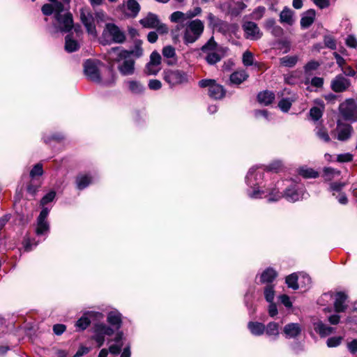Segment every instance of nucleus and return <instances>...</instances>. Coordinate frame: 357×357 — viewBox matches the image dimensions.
<instances>
[{"instance_id": "42", "label": "nucleus", "mask_w": 357, "mask_h": 357, "mask_svg": "<svg viewBox=\"0 0 357 357\" xmlns=\"http://www.w3.org/2000/svg\"><path fill=\"white\" fill-rule=\"evenodd\" d=\"M91 182V178L89 175H80L77 178V185L79 190H83L86 188Z\"/></svg>"}, {"instance_id": "48", "label": "nucleus", "mask_w": 357, "mask_h": 357, "mask_svg": "<svg viewBox=\"0 0 357 357\" xmlns=\"http://www.w3.org/2000/svg\"><path fill=\"white\" fill-rule=\"evenodd\" d=\"M160 66L156 64H153V63L149 61L146 66L145 73L149 75H156L160 70Z\"/></svg>"}, {"instance_id": "8", "label": "nucleus", "mask_w": 357, "mask_h": 357, "mask_svg": "<svg viewBox=\"0 0 357 357\" xmlns=\"http://www.w3.org/2000/svg\"><path fill=\"white\" fill-rule=\"evenodd\" d=\"M140 24L146 29H155L160 33L164 34L168 32L167 26L162 23L158 16L153 13H149L146 16L139 20Z\"/></svg>"}, {"instance_id": "13", "label": "nucleus", "mask_w": 357, "mask_h": 357, "mask_svg": "<svg viewBox=\"0 0 357 357\" xmlns=\"http://www.w3.org/2000/svg\"><path fill=\"white\" fill-rule=\"evenodd\" d=\"M100 63L96 60L88 59L84 65V73L93 82H102L98 65Z\"/></svg>"}, {"instance_id": "11", "label": "nucleus", "mask_w": 357, "mask_h": 357, "mask_svg": "<svg viewBox=\"0 0 357 357\" xmlns=\"http://www.w3.org/2000/svg\"><path fill=\"white\" fill-rule=\"evenodd\" d=\"M165 80L171 86L181 84L188 81V75L179 70H168L165 73Z\"/></svg>"}, {"instance_id": "54", "label": "nucleus", "mask_w": 357, "mask_h": 357, "mask_svg": "<svg viewBox=\"0 0 357 357\" xmlns=\"http://www.w3.org/2000/svg\"><path fill=\"white\" fill-rule=\"evenodd\" d=\"M43 174V165L40 163H38L33 166L30 172V176L34 178L36 176H42Z\"/></svg>"}, {"instance_id": "26", "label": "nucleus", "mask_w": 357, "mask_h": 357, "mask_svg": "<svg viewBox=\"0 0 357 357\" xmlns=\"http://www.w3.org/2000/svg\"><path fill=\"white\" fill-rule=\"evenodd\" d=\"M314 331L321 337H324L329 335L334 331V328L324 324L321 321H318L313 323Z\"/></svg>"}, {"instance_id": "19", "label": "nucleus", "mask_w": 357, "mask_h": 357, "mask_svg": "<svg viewBox=\"0 0 357 357\" xmlns=\"http://www.w3.org/2000/svg\"><path fill=\"white\" fill-rule=\"evenodd\" d=\"M350 81L342 75H337L331 82V89L337 93L346 91L350 86Z\"/></svg>"}, {"instance_id": "62", "label": "nucleus", "mask_w": 357, "mask_h": 357, "mask_svg": "<svg viewBox=\"0 0 357 357\" xmlns=\"http://www.w3.org/2000/svg\"><path fill=\"white\" fill-rule=\"evenodd\" d=\"M347 349L352 354L357 352V338L347 343Z\"/></svg>"}, {"instance_id": "47", "label": "nucleus", "mask_w": 357, "mask_h": 357, "mask_svg": "<svg viewBox=\"0 0 357 357\" xmlns=\"http://www.w3.org/2000/svg\"><path fill=\"white\" fill-rule=\"evenodd\" d=\"M316 135L321 140L325 142L330 141V137L328 134L327 130L321 127H317L314 130Z\"/></svg>"}, {"instance_id": "64", "label": "nucleus", "mask_w": 357, "mask_h": 357, "mask_svg": "<svg viewBox=\"0 0 357 357\" xmlns=\"http://www.w3.org/2000/svg\"><path fill=\"white\" fill-rule=\"evenodd\" d=\"M275 25V20L273 18H268L264 22V27L265 29L270 31Z\"/></svg>"}, {"instance_id": "25", "label": "nucleus", "mask_w": 357, "mask_h": 357, "mask_svg": "<svg viewBox=\"0 0 357 357\" xmlns=\"http://www.w3.org/2000/svg\"><path fill=\"white\" fill-rule=\"evenodd\" d=\"M316 13L313 9L307 10L301 17V26L302 29L310 27L315 20Z\"/></svg>"}, {"instance_id": "23", "label": "nucleus", "mask_w": 357, "mask_h": 357, "mask_svg": "<svg viewBox=\"0 0 357 357\" xmlns=\"http://www.w3.org/2000/svg\"><path fill=\"white\" fill-rule=\"evenodd\" d=\"M337 139L340 141H345L350 138L352 127L349 124L337 123Z\"/></svg>"}, {"instance_id": "35", "label": "nucleus", "mask_w": 357, "mask_h": 357, "mask_svg": "<svg viewBox=\"0 0 357 357\" xmlns=\"http://www.w3.org/2000/svg\"><path fill=\"white\" fill-rule=\"evenodd\" d=\"M142 43L141 40H135L134 47L130 50H126L129 58L133 56L135 59H138L143 55L144 50L142 47Z\"/></svg>"}, {"instance_id": "59", "label": "nucleus", "mask_w": 357, "mask_h": 357, "mask_svg": "<svg viewBox=\"0 0 357 357\" xmlns=\"http://www.w3.org/2000/svg\"><path fill=\"white\" fill-rule=\"evenodd\" d=\"M346 44L348 47L352 48L357 47V39L354 35H349L346 39Z\"/></svg>"}, {"instance_id": "49", "label": "nucleus", "mask_w": 357, "mask_h": 357, "mask_svg": "<svg viewBox=\"0 0 357 357\" xmlns=\"http://www.w3.org/2000/svg\"><path fill=\"white\" fill-rule=\"evenodd\" d=\"M266 8L264 6H258L251 13V18L255 20H259L261 19L265 13Z\"/></svg>"}, {"instance_id": "52", "label": "nucleus", "mask_w": 357, "mask_h": 357, "mask_svg": "<svg viewBox=\"0 0 357 357\" xmlns=\"http://www.w3.org/2000/svg\"><path fill=\"white\" fill-rule=\"evenodd\" d=\"M254 57L252 52L246 51L243 54V63L245 66H250L253 64Z\"/></svg>"}, {"instance_id": "24", "label": "nucleus", "mask_w": 357, "mask_h": 357, "mask_svg": "<svg viewBox=\"0 0 357 357\" xmlns=\"http://www.w3.org/2000/svg\"><path fill=\"white\" fill-rule=\"evenodd\" d=\"M347 296L343 292H337L335 294L334 307L336 312H344L347 305L345 304Z\"/></svg>"}, {"instance_id": "5", "label": "nucleus", "mask_w": 357, "mask_h": 357, "mask_svg": "<svg viewBox=\"0 0 357 357\" xmlns=\"http://www.w3.org/2000/svg\"><path fill=\"white\" fill-rule=\"evenodd\" d=\"M54 20L52 22V32L54 33L59 32H69L73 27V15L69 12L54 10Z\"/></svg>"}, {"instance_id": "22", "label": "nucleus", "mask_w": 357, "mask_h": 357, "mask_svg": "<svg viewBox=\"0 0 357 357\" xmlns=\"http://www.w3.org/2000/svg\"><path fill=\"white\" fill-rule=\"evenodd\" d=\"M162 55L167 59L166 63L168 66H173L177 63V56L175 48L172 45H167L163 47Z\"/></svg>"}, {"instance_id": "27", "label": "nucleus", "mask_w": 357, "mask_h": 357, "mask_svg": "<svg viewBox=\"0 0 357 357\" xmlns=\"http://www.w3.org/2000/svg\"><path fill=\"white\" fill-rule=\"evenodd\" d=\"M248 77L249 75L245 70H240L231 73L229 77V80L231 84L239 85L245 81Z\"/></svg>"}, {"instance_id": "41", "label": "nucleus", "mask_w": 357, "mask_h": 357, "mask_svg": "<svg viewBox=\"0 0 357 357\" xmlns=\"http://www.w3.org/2000/svg\"><path fill=\"white\" fill-rule=\"evenodd\" d=\"M298 280H300L299 276L296 273H292L286 278V283L288 287L296 290L299 287L298 284Z\"/></svg>"}, {"instance_id": "51", "label": "nucleus", "mask_w": 357, "mask_h": 357, "mask_svg": "<svg viewBox=\"0 0 357 357\" xmlns=\"http://www.w3.org/2000/svg\"><path fill=\"white\" fill-rule=\"evenodd\" d=\"M323 115V111L319 107H313L310 110V116L314 121L319 120Z\"/></svg>"}, {"instance_id": "16", "label": "nucleus", "mask_w": 357, "mask_h": 357, "mask_svg": "<svg viewBox=\"0 0 357 357\" xmlns=\"http://www.w3.org/2000/svg\"><path fill=\"white\" fill-rule=\"evenodd\" d=\"M80 19L86 29L87 32L93 36H97V31L95 26V18L92 13L87 9L80 10Z\"/></svg>"}, {"instance_id": "6", "label": "nucleus", "mask_w": 357, "mask_h": 357, "mask_svg": "<svg viewBox=\"0 0 357 357\" xmlns=\"http://www.w3.org/2000/svg\"><path fill=\"white\" fill-rule=\"evenodd\" d=\"M126 40V35L118 26L114 23H107L102 34V43L104 45L111 43H123Z\"/></svg>"}, {"instance_id": "18", "label": "nucleus", "mask_w": 357, "mask_h": 357, "mask_svg": "<svg viewBox=\"0 0 357 357\" xmlns=\"http://www.w3.org/2000/svg\"><path fill=\"white\" fill-rule=\"evenodd\" d=\"M96 317L97 319H101L103 315L100 312H85L77 321L75 326L77 331L85 330L91 324V319Z\"/></svg>"}, {"instance_id": "33", "label": "nucleus", "mask_w": 357, "mask_h": 357, "mask_svg": "<svg viewBox=\"0 0 357 357\" xmlns=\"http://www.w3.org/2000/svg\"><path fill=\"white\" fill-rule=\"evenodd\" d=\"M248 327L250 333L256 336L261 335L264 333L265 326L260 322L250 321L248 324Z\"/></svg>"}, {"instance_id": "61", "label": "nucleus", "mask_w": 357, "mask_h": 357, "mask_svg": "<svg viewBox=\"0 0 357 357\" xmlns=\"http://www.w3.org/2000/svg\"><path fill=\"white\" fill-rule=\"evenodd\" d=\"M270 32L275 37H280L283 35L284 31L280 26L276 24L273 27Z\"/></svg>"}, {"instance_id": "39", "label": "nucleus", "mask_w": 357, "mask_h": 357, "mask_svg": "<svg viewBox=\"0 0 357 357\" xmlns=\"http://www.w3.org/2000/svg\"><path fill=\"white\" fill-rule=\"evenodd\" d=\"M299 175L302 176L305 178H314L318 177L319 174L317 172L314 170L312 168H309L307 167H301L298 169Z\"/></svg>"}, {"instance_id": "7", "label": "nucleus", "mask_w": 357, "mask_h": 357, "mask_svg": "<svg viewBox=\"0 0 357 357\" xmlns=\"http://www.w3.org/2000/svg\"><path fill=\"white\" fill-rule=\"evenodd\" d=\"M141 10V6L135 0L124 1L116 8V12L121 15L122 19L135 18Z\"/></svg>"}, {"instance_id": "31", "label": "nucleus", "mask_w": 357, "mask_h": 357, "mask_svg": "<svg viewBox=\"0 0 357 357\" xmlns=\"http://www.w3.org/2000/svg\"><path fill=\"white\" fill-rule=\"evenodd\" d=\"M276 277V271L271 268H268L261 273L260 282L261 283L271 284Z\"/></svg>"}, {"instance_id": "34", "label": "nucleus", "mask_w": 357, "mask_h": 357, "mask_svg": "<svg viewBox=\"0 0 357 357\" xmlns=\"http://www.w3.org/2000/svg\"><path fill=\"white\" fill-rule=\"evenodd\" d=\"M275 98V94L270 91H264L259 93L257 96L258 101L265 105L271 104Z\"/></svg>"}, {"instance_id": "37", "label": "nucleus", "mask_w": 357, "mask_h": 357, "mask_svg": "<svg viewBox=\"0 0 357 357\" xmlns=\"http://www.w3.org/2000/svg\"><path fill=\"white\" fill-rule=\"evenodd\" d=\"M298 61V56L297 55H288L280 59V64L284 67L293 68L296 65Z\"/></svg>"}, {"instance_id": "9", "label": "nucleus", "mask_w": 357, "mask_h": 357, "mask_svg": "<svg viewBox=\"0 0 357 357\" xmlns=\"http://www.w3.org/2000/svg\"><path fill=\"white\" fill-rule=\"evenodd\" d=\"M201 88H208V95L213 99H221L225 96L226 91L224 87L217 84L215 79H204L199 82Z\"/></svg>"}, {"instance_id": "30", "label": "nucleus", "mask_w": 357, "mask_h": 357, "mask_svg": "<svg viewBox=\"0 0 357 357\" xmlns=\"http://www.w3.org/2000/svg\"><path fill=\"white\" fill-rule=\"evenodd\" d=\"M266 334L271 337L272 340H275L279 336V325L275 322H270L265 326Z\"/></svg>"}, {"instance_id": "60", "label": "nucleus", "mask_w": 357, "mask_h": 357, "mask_svg": "<svg viewBox=\"0 0 357 357\" xmlns=\"http://www.w3.org/2000/svg\"><path fill=\"white\" fill-rule=\"evenodd\" d=\"M149 87L152 90H158L162 87V83L158 79H151L149 82Z\"/></svg>"}, {"instance_id": "3", "label": "nucleus", "mask_w": 357, "mask_h": 357, "mask_svg": "<svg viewBox=\"0 0 357 357\" xmlns=\"http://www.w3.org/2000/svg\"><path fill=\"white\" fill-rule=\"evenodd\" d=\"M107 321L114 328L105 324H97L93 327L92 340L97 343L98 347L104 344L106 335L111 336L114 333V330H119L121 328V314L117 311H111L107 314Z\"/></svg>"}, {"instance_id": "10", "label": "nucleus", "mask_w": 357, "mask_h": 357, "mask_svg": "<svg viewBox=\"0 0 357 357\" xmlns=\"http://www.w3.org/2000/svg\"><path fill=\"white\" fill-rule=\"evenodd\" d=\"M305 190L298 183H291L284 191L283 197L290 202H295L305 198Z\"/></svg>"}, {"instance_id": "53", "label": "nucleus", "mask_w": 357, "mask_h": 357, "mask_svg": "<svg viewBox=\"0 0 357 357\" xmlns=\"http://www.w3.org/2000/svg\"><path fill=\"white\" fill-rule=\"evenodd\" d=\"M342 341V337L340 336H335L329 337L326 341V344L328 347H335L339 346Z\"/></svg>"}, {"instance_id": "50", "label": "nucleus", "mask_w": 357, "mask_h": 357, "mask_svg": "<svg viewBox=\"0 0 357 357\" xmlns=\"http://www.w3.org/2000/svg\"><path fill=\"white\" fill-rule=\"evenodd\" d=\"M202 12V10L199 6L195 7L193 9L188 10L186 13H185L187 20H192L195 17L200 15Z\"/></svg>"}, {"instance_id": "12", "label": "nucleus", "mask_w": 357, "mask_h": 357, "mask_svg": "<svg viewBox=\"0 0 357 357\" xmlns=\"http://www.w3.org/2000/svg\"><path fill=\"white\" fill-rule=\"evenodd\" d=\"M340 111L344 119L353 121L357 120V103L354 100L349 99L342 103Z\"/></svg>"}, {"instance_id": "4", "label": "nucleus", "mask_w": 357, "mask_h": 357, "mask_svg": "<svg viewBox=\"0 0 357 357\" xmlns=\"http://www.w3.org/2000/svg\"><path fill=\"white\" fill-rule=\"evenodd\" d=\"M109 56L118 63L117 68L123 76L132 75L135 73V60L128 57L126 50L119 47H113L109 52Z\"/></svg>"}, {"instance_id": "43", "label": "nucleus", "mask_w": 357, "mask_h": 357, "mask_svg": "<svg viewBox=\"0 0 357 357\" xmlns=\"http://www.w3.org/2000/svg\"><path fill=\"white\" fill-rule=\"evenodd\" d=\"M294 100V98L293 97L282 98L278 102V107L282 112H287L290 109Z\"/></svg>"}, {"instance_id": "2", "label": "nucleus", "mask_w": 357, "mask_h": 357, "mask_svg": "<svg viewBox=\"0 0 357 357\" xmlns=\"http://www.w3.org/2000/svg\"><path fill=\"white\" fill-rule=\"evenodd\" d=\"M264 173L259 167H252L245 176V182L248 186L252 188V191H248V196L252 199L266 197L268 202H276L282 197L278 190L272 189L264 191L257 189L259 181L263 178Z\"/></svg>"}, {"instance_id": "14", "label": "nucleus", "mask_w": 357, "mask_h": 357, "mask_svg": "<svg viewBox=\"0 0 357 357\" xmlns=\"http://www.w3.org/2000/svg\"><path fill=\"white\" fill-rule=\"evenodd\" d=\"M346 182H331L329 184L328 191L337 199L340 204L346 205L348 203V198L342 189L347 185Z\"/></svg>"}, {"instance_id": "21", "label": "nucleus", "mask_w": 357, "mask_h": 357, "mask_svg": "<svg viewBox=\"0 0 357 357\" xmlns=\"http://www.w3.org/2000/svg\"><path fill=\"white\" fill-rule=\"evenodd\" d=\"M302 328L298 323H289L283 328V333L287 338H296L301 333Z\"/></svg>"}, {"instance_id": "55", "label": "nucleus", "mask_w": 357, "mask_h": 357, "mask_svg": "<svg viewBox=\"0 0 357 357\" xmlns=\"http://www.w3.org/2000/svg\"><path fill=\"white\" fill-rule=\"evenodd\" d=\"M56 192L54 190H52L49 192L47 194H46L41 199L40 204L42 206H45L48 203L52 202L54 199L55 198Z\"/></svg>"}, {"instance_id": "57", "label": "nucleus", "mask_w": 357, "mask_h": 357, "mask_svg": "<svg viewBox=\"0 0 357 357\" xmlns=\"http://www.w3.org/2000/svg\"><path fill=\"white\" fill-rule=\"evenodd\" d=\"M161 56L160 54L156 52L153 51L151 55H150V62L153 63V64H156L159 66H160L161 63Z\"/></svg>"}, {"instance_id": "46", "label": "nucleus", "mask_w": 357, "mask_h": 357, "mask_svg": "<svg viewBox=\"0 0 357 357\" xmlns=\"http://www.w3.org/2000/svg\"><path fill=\"white\" fill-rule=\"evenodd\" d=\"M207 20L208 21V26L213 29L220 26L222 24V20L211 13L207 15Z\"/></svg>"}, {"instance_id": "29", "label": "nucleus", "mask_w": 357, "mask_h": 357, "mask_svg": "<svg viewBox=\"0 0 357 357\" xmlns=\"http://www.w3.org/2000/svg\"><path fill=\"white\" fill-rule=\"evenodd\" d=\"M126 84L128 90L134 94H141L145 89L144 85L137 80H128L126 82Z\"/></svg>"}, {"instance_id": "20", "label": "nucleus", "mask_w": 357, "mask_h": 357, "mask_svg": "<svg viewBox=\"0 0 357 357\" xmlns=\"http://www.w3.org/2000/svg\"><path fill=\"white\" fill-rule=\"evenodd\" d=\"M228 48L224 47L211 52L205 54L204 59L208 65H215L225 57Z\"/></svg>"}, {"instance_id": "44", "label": "nucleus", "mask_w": 357, "mask_h": 357, "mask_svg": "<svg viewBox=\"0 0 357 357\" xmlns=\"http://www.w3.org/2000/svg\"><path fill=\"white\" fill-rule=\"evenodd\" d=\"M169 20L173 23H179L187 20V19L185 13L181 11H175L170 15Z\"/></svg>"}, {"instance_id": "56", "label": "nucleus", "mask_w": 357, "mask_h": 357, "mask_svg": "<svg viewBox=\"0 0 357 357\" xmlns=\"http://www.w3.org/2000/svg\"><path fill=\"white\" fill-rule=\"evenodd\" d=\"M282 167V164L281 161L275 160L270 163L267 167L266 169L268 171L278 172L280 170H281Z\"/></svg>"}, {"instance_id": "15", "label": "nucleus", "mask_w": 357, "mask_h": 357, "mask_svg": "<svg viewBox=\"0 0 357 357\" xmlns=\"http://www.w3.org/2000/svg\"><path fill=\"white\" fill-rule=\"evenodd\" d=\"M245 38L251 40H257L262 37V32L258 25L251 21L245 22L242 25Z\"/></svg>"}, {"instance_id": "1", "label": "nucleus", "mask_w": 357, "mask_h": 357, "mask_svg": "<svg viewBox=\"0 0 357 357\" xmlns=\"http://www.w3.org/2000/svg\"><path fill=\"white\" fill-rule=\"evenodd\" d=\"M204 23L199 19L188 20L185 23L178 24L172 30V36L174 40H177L182 31L183 43L186 45L197 42L202 36L204 31Z\"/></svg>"}, {"instance_id": "38", "label": "nucleus", "mask_w": 357, "mask_h": 357, "mask_svg": "<svg viewBox=\"0 0 357 357\" xmlns=\"http://www.w3.org/2000/svg\"><path fill=\"white\" fill-rule=\"evenodd\" d=\"M65 40V50L68 52H73L79 49V45L77 41L72 39L70 35H67L66 36Z\"/></svg>"}, {"instance_id": "58", "label": "nucleus", "mask_w": 357, "mask_h": 357, "mask_svg": "<svg viewBox=\"0 0 357 357\" xmlns=\"http://www.w3.org/2000/svg\"><path fill=\"white\" fill-rule=\"evenodd\" d=\"M319 66V63L316 61H310L306 63L304 67L305 73H308L310 71L315 70Z\"/></svg>"}, {"instance_id": "32", "label": "nucleus", "mask_w": 357, "mask_h": 357, "mask_svg": "<svg viewBox=\"0 0 357 357\" xmlns=\"http://www.w3.org/2000/svg\"><path fill=\"white\" fill-rule=\"evenodd\" d=\"M224 48V47L220 46L212 36L209 40L201 47V51L204 54L211 52L220 49Z\"/></svg>"}, {"instance_id": "28", "label": "nucleus", "mask_w": 357, "mask_h": 357, "mask_svg": "<svg viewBox=\"0 0 357 357\" xmlns=\"http://www.w3.org/2000/svg\"><path fill=\"white\" fill-rule=\"evenodd\" d=\"M281 23L292 25L294 22V11L288 7H284L280 14Z\"/></svg>"}, {"instance_id": "63", "label": "nucleus", "mask_w": 357, "mask_h": 357, "mask_svg": "<svg viewBox=\"0 0 357 357\" xmlns=\"http://www.w3.org/2000/svg\"><path fill=\"white\" fill-rule=\"evenodd\" d=\"M122 346H123V344H112L109 347V351L111 354L117 355V354H120V352L121 351Z\"/></svg>"}, {"instance_id": "40", "label": "nucleus", "mask_w": 357, "mask_h": 357, "mask_svg": "<svg viewBox=\"0 0 357 357\" xmlns=\"http://www.w3.org/2000/svg\"><path fill=\"white\" fill-rule=\"evenodd\" d=\"M340 175V172L331 167H326L324 169L323 176L326 181H331L335 178H338Z\"/></svg>"}, {"instance_id": "45", "label": "nucleus", "mask_w": 357, "mask_h": 357, "mask_svg": "<svg viewBox=\"0 0 357 357\" xmlns=\"http://www.w3.org/2000/svg\"><path fill=\"white\" fill-rule=\"evenodd\" d=\"M264 296L267 302L272 303L275 297L274 287L271 284H267L264 289Z\"/></svg>"}, {"instance_id": "17", "label": "nucleus", "mask_w": 357, "mask_h": 357, "mask_svg": "<svg viewBox=\"0 0 357 357\" xmlns=\"http://www.w3.org/2000/svg\"><path fill=\"white\" fill-rule=\"evenodd\" d=\"M51 3H46L42 6L41 10L46 16L51 15L54 10L63 11L65 5H68L70 0H49Z\"/></svg>"}, {"instance_id": "36", "label": "nucleus", "mask_w": 357, "mask_h": 357, "mask_svg": "<svg viewBox=\"0 0 357 357\" xmlns=\"http://www.w3.org/2000/svg\"><path fill=\"white\" fill-rule=\"evenodd\" d=\"M50 225L47 220L37 219L36 234L37 236L45 235L49 232Z\"/></svg>"}]
</instances>
